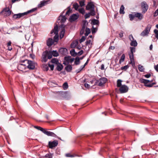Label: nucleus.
<instances>
[{
	"mask_svg": "<svg viewBox=\"0 0 158 158\" xmlns=\"http://www.w3.org/2000/svg\"><path fill=\"white\" fill-rule=\"evenodd\" d=\"M122 81L121 80L119 79L117 80V87L120 88L121 86L122 85L121 83Z\"/></svg>",
	"mask_w": 158,
	"mask_h": 158,
	"instance_id": "33",
	"label": "nucleus"
},
{
	"mask_svg": "<svg viewBox=\"0 0 158 158\" xmlns=\"http://www.w3.org/2000/svg\"><path fill=\"white\" fill-rule=\"evenodd\" d=\"M11 41H9L7 43V46H11Z\"/></svg>",
	"mask_w": 158,
	"mask_h": 158,
	"instance_id": "63",
	"label": "nucleus"
},
{
	"mask_svg": "<svg viewBox=\"0 0 158 158\" xmlns=\"http://www.w3.org/2000/svg\"><path fill=\"white\" fill-rule=\"evenodd\" d=\"M21 62L22 63L26 62L27 63V67L28 68L30 69H34L35 66L37 65V64L35 63L27 60H22Z\"/></svg>",
	"mask_w": 158,
	"mask_h": 158,
	"instance_id": "2",
	"label": "nucleus"
},
{
	"mask_svg": "<svg viewBox=\"0 0 158 158\" xmlns=\"http://www.w3.org/2000/svg\"><path fill=\"white\" fill-rule=\"evenodd\" d=\"M53 154L49 153L45 155V158H52Z\"/></svg>",
	"mask_w": 158,
	"mask_h": 158,
	"instance_id": "34",
	"label": "nucleus"
},
{
	"mask_svg": "<svg viewBox=\"0 0 158 158\" xmlns=\"http://www.w3.org/2000/svg\"><path fill=\"white\" fill-rule=\"evenodd\" d=\"M65 30L64 29H63L60 32V37L61 38H62L64 36V34L65 33Z\"/></svg>",
	"mask_w": 158,
	"mask_h": 158,
	"instance_id": "40",
	"label": "nucleus"
},
{
	"mask_svg": "<svg viewBox=\"0 0 158 158\" xmlns=\"http://www.w3.org/2000/svg\"><path fill=\"white\" fill-rule=\"evenodd\" d=\"M86 39V38L85 36H82L81 39L79 41L80 43H82V42L84 41Z\"/></svg>",
	"mask_w": 158,
	"mask_h": 158,
	"instance_id": "52",
	"label": "nucleus"
},
{
	"mask_svg": "<svg viewBox=\"0 0 158 158\" xmlns=\"http://www.w3.org/2000/svg\"><path fill=\"white\" fill-rule=\"evenodd\" d=\"M85 30V35L86 36H87L88 35L90 32V30L88 28L86 27Z\"/></svg>",
	"mask_w": 158,
	"mask_h": 158,
	"instance_id": "32",
	"label": "nucleus"
},
{
	"mask_svg": "<svg viewBox=\"0 0 158 158\" xmlns=\"http://www.w3.org/2000/svg\"><path fill=\"white\" fill-rule=\"evenodd\" d=\"M86 10H89L90 11L93 15H95V6L92 2H88L87 6H86Z\"/></svg>",
	"mask_w": 158,
	"mask_h": 158,
	"instance_id": "4",
	"label": "nucleus"
},
{
	"mask_svg": "<svg viewBox=\"0 0 158 158\" xmlns=\"http://www.w3.org/2000/svg\"><path fill=\"white\" fill-rule=\"evenodd\" d=\"M78 10L79 13L83 15L85 13V10L83 8L79 9Z\"/></svg>",
	"mask_w": 158,
	"mask_h": 158,
	"instance_id": "41",
	"label": "nucleus"
},
{
	"mask_svg": "<svg viewBox=\"0 0 158 158\" xmlns=\"http://www.w3.org/2000/svg\"><path fill=\"white\" fill-rule=\"evenodd\" d=\"M151 27V25H148L145 29L141 33L140 35L142 36H147L150 31Z\"/></svg>",
	"mask_w": 158,
	"mask_h": 158,
	"instance_id": "8",
	"label": "nucleus"
},
{
	"mask_svg": "<svg viewBox=\"0 0 158 158\" xmlns=\"http://www.w3.org/2000/svg\"><path fill=\"white\" fill-rule=\"evenodd\" d=\"M86 44L87 45L90 44L91 43V40H87L86 42Z\"/></svg>",
	"mask_w": 158,
	"mask_h": 158,
	"instance_id": "54",
	"label": "nucleus"
},
{
	"mask_svg": "<svg viewBox=\"0 0 158 158\" xmlns=\"http://www.w3.org/2000/svg\"><path fill=\"white\" fill-rule=\"evenodd\" d=\"M27 65L20 64L18 66V69L19 70L23 71L27 68Z\"/></svg>",
	"mask_w": 158,
	"mask_h": 158,
	"instance_id": "18",
	"label": "nucleus"
},
{
	"mask_svg": "<svg viewBox=\"0 0 158 158\" xmlns=\"http://www.w3.org/2000/svg\"><path fill=\"white\" fill-rule=\"evenodd\" d=\"M129 18L130 19V20L131 21L133 20L135 17V15H132V14H130L129 15Z\"/></svg>",
	"mask_w": 158,
	"mask_h": 158,
	"instance_id": "46",
	"label": "nucleus"
},
{
	"mask_svg": "<svg viewBox=\"0 0 158 158\" xmlns=\"http://www.w3.org/2000/svg\"><path fill=\"white\" fill-rule=\"evenodd\" d=\"M154 32L155 34V36L157 39H158V30L155 29Z\"/></svg>",
	"mask_w": 158,
	"mask_h": 158,
	"instance_id": "44",
	"label": "nucleus"
},
{
	"mask_svg": "<svg viewBox=\"0 0 158 158\" xmlns=\"http://www.w3.org/2000/svg\"><path fill=\"white\" fill-rule=\"evenodd\" d=\"M92 23L94 25H98L99 24V22L98 20L94 19L92 21Z\"/></svg>",
	"mask_w": 158,
	"mask_h": 158,
	"instance_id": "39",
	"label": "nucleus"
},
{
	"mask_svg": "<svg viewBox=\"0 0 158 158\" xmlns=\"http://www.w3.org/2000/svg\"><path fill=\"white\" fill-rule=\"evenodd\" d=\"M74 60L73 58H72L71 56H68L65 57L63 64L64 65H67L70 63L72 62Z\"/></svg>",
	"mask_w": 158,
	"mask_h": 158,
	"instance_id": "9",
	"label": "nucleus"
},
{
	"mask_svg": "<svg viewBox=\"0 0 158 158\" xmlns=\"http://www.w3.org/2000/svg\"><path fill=\"white\" fill-rule=\"evenodd\" d=\"M94 15H93V14H92L91 13V12L90 11L89 13H87L85 15V19H86L87 18H89L90 16V15L94 16Z\"/></svg>",
	"mask_w": 158,
	"mask_h": 158,
	"instance_id": "37",
	"label": "nucleus"
},
{
	"mask_svg": "<svg viewBox=\"0 0 158 158\" xmlns=\"http://www.w3.org/2000/svg\"><path fill=\"white\" fill-rule=\"evenodd\" d=\"M85 67V66L84 65L83 66H81L80 68L78 70L76 71L77 73H79L81 71L82 69Z\"/></svg>",
	"mask_w": 158,
	"mask_h": 158,
	"instance_id": "51",
	"label": "nucleus"
},
{
	"mask_svg": "<svg viewBox=\"0 0 158 158\" xmlns=\"http://www.w3.org/2000/svg\"><path fill=\"white\" fill-rule=\"evenodd\" d=\"M79 16L78 14H73L70 16V17L69 18V21L71 22L74 21L78 19Z\"/></svg>",
	"mask_w": 158,
	"mask_h": 158,
	"instance_id": "15",
	"label": "nucleus"
},
{
	"mask_svg": "<svg viewBox=\"0 0 158 158\" xmlns=\"http://www.w3.org/2000/svg\"><path fill=\"white\" fill-rule=\"evenodd\" d=\"M138 68L139 70L141 72H143L144 70L143 67L140 65H139L138 66Z\"/></svg>",
	"mask_w": 158,
	"mask_h": 158,
	"instance_id": "35",
	"label": "nucleus"
},
{
	"mask_svg": "<svg viewBox=\"0 0 158 158\" xmlns=\"http://www.w3.org/2000/svg\"><path fill=\"white\" fill-rule=\"evenodd\" d=\"M85 24H86L85 23H84L83 24L81 30L80 31V33L81 35H83L85 32Z\"/></svg>",
	"mask_w": 158,
	"mask_h": 158,
	"instance_id": "22",
	"label": "nucleus"
},
{
	"mask_svg": "<svg viewBox=\"0 0 158 158\" xmlns=\"http://www.w3.org/2000/svg\"><path fill=\"white\" fill-rule=\"evenodd\" d=\"M96 32V28L94 27H93V29H92V33H95Z\"/></svg>",
	"mask_w": 158,
	"mask_h": 158,
	"instance_id": "60",
	"label": "nucleus"
},
{
	"mask_svg": "<svg viewBox=\"0 0 158 158\" xmlns=\"http://www.w3.org/2000/svg\"><path fill=\"white\" fill-rule=\"evenodd\" d=\"M68 87L67 83L65 82L63 84V87L64 89H66Z\"/></svg>",
	"mask_w": 158,
	"mask_h": 158,
	"instance_id": "48",
	"label": "nucleus"
},
{
	"mask_svg": "<svg viewBox=\"0 0 158 158\" xmlns=\"http://www.w3.org/2000/svg\"><path fill=\"white\" fill-rule=\"evenodd\" d=\"M129 39L131 41L134 40V38L132 35H129Z\"/></svg>",
	"mask_w": 158,
	"mask_h": 158,
	"instance_id": "53",
	"label": "nucleus"
},
{
	"mask_svg": "<svg viewBox=\"0 0 158 158\" xmlns=\"http://www.w3.org/2000/svg\"><path fill=\"white\" fill-rule=\"evenodd\" d=\"M130 49L131 50V53H133H133L135 52V48L133 47H130Z\"/></svg>",
	"mask_w": 158,
	"mask_h": 158,
	"instance_id": "49",
	"label": "nucleus"
},
{
	"mask_svg": "<svg viewBox=\"0 0 158 158\" xmlns=\"http://www.w3.org/2000/svg\"><path fill=\"white\" fill-rule=\"evenodd\" d=\"M85 86L87 88H89V85L87 83H85L84 84Z\"/></svg>",
	"mask_w": 158,
	"mask_h": 158,
	"instance_id": "62",
	"label": "nucleus"
},
{
	"mask_svg": "<svg viewBox=\"0 0 158 158\" xmlns=\"http://www.w3.org/2000/svg\"><path fill=\"white\" fill-rule=\"evenodd\" d=\"M48 66L50 68L51 70L52 71L54 69V65L53 64H48Z\"/></svg>",
	"mask_w": 158,
	"mask_h": 158,
	"instance_id": "55",
	"label": "nucleus"
},
{
	"mask_svg": "<svg viewBox=\"0 0 158 158\" xmlns=\"http://www.w3.org/2000/svg\"><path fill=\"white\" fill-rule=\"evenodd\" d=\"M58 144V141L57 140H55L52 141H49L48 146L50 148H52L57 146Z\"/></svg>",
	"mask_w": 158,
	"mask_h": 158,
	"instance_id": "13",
	"label": "nucleus"
},
{
	"mask_svg": "<svg viewBox=\"0 0 158 158\" xmlns=\"http://www.w3.org/2000/svg\"><path fill=\"white\" fill-rule=\"evenodd\" d=\"M80 62L79 58L78 57H77L74 62L75 64L76 65H78L80 64Z\"/></svg>",
	"mask_w": 158,
	"mask_h": 158,
	"instance_id": "36",
	"label": "nucleus"
},
{
	"mask_svg": "<svg viewBox=\"0 0 158 158\" xmlns=\"http://www.w3.org/2000/svg\"><path fill=\"white\" fill-rule=\"evenodd\" d=\"M48 1H43L40 2V3L38 5V7L41 8L47 5L48 4Z\"/></svg>",
	"mask_w": 158,
	"mask_h": 158,
	"instance_id": "19",
	"label": "nucleus"
},
{
	"mask_svg": "<svg viewBox=\"0 0 158 158\" xmlns=\"http://www.w3.org/2000/svg\"><path fill=\"white\" fill-rule=\"evenodd\" d=\"M7 47H8V50L11 51L12 50V47L11 46H7Z\"/></svg>",
	"mask_w": 158,
	"mask_h": 158,
	"instance_id": "64",
	"label": "nucleus"
},
{
	"mask_svg": "<svg viewBox=\"0 0 158 158\" xmlns=\"http://www.w3.org/2000/svg\"><path fill=\"white\" fill-rule=\"evenodd\" d=\"M124 7L123 5H122L120 9L119 13L120 14H124L125 12L124 11Z\"/></svg>",
	"mask_w": 158,
	"mask_h": 158,
	"instance_id": "28",
	"label": "nucleus"
},
{
	"mask_svg": "<svg viewBox=\"0 0 158 158\" xmlns=\"http://www.w3.org/2000/svg\"><path fill=\"white\" fill-rule=\"evenodd\" d=\"M129 67V66L128 65H126L124 66L123 67H121V69L122 70H124L126 71L127 70Z\"/></svg>",
	"mask_w": 158,
	"mask_h": 158,
	"instance_id": "43",
	"label": "nucleus"
},
{
	"mask_svg": "<svg viewBox=\"0 0 158 158\" xmlns=\"http://www.w3.org/2000/svg\"><path fill=\"white\" fill-rule=\"evenodd\" d=\"M154 68L156 71L158 72V64L154 66Z\"/></svg>",
	"mask_w": 158,
	"mask_h": 158,
	"instance_id": "61",
	"label": "nucleus"
},
{
	"mask_svg": "<svg viewBox=\"0 0 158 158\" xmlns=\"http://www.w3.org/2000/svg\"><path fill=\"white\" fill-rule=\"evenodd\" d=\"M151 76V74L149 73L144 75L145 77L146 78H148L150 77Z\"/></svg>",
	"mask_w": 158,
	"mask_h": 158,
	"instance_id": "59",
	"label": "nucleus"
},
{
	"mask_svg": "<svg viewBox=\"0 0 158 158\" xmlns=\"http://www.w3.org/2000/svg\"><path fill=\"white\" fill-rule=\"evenodd\" d=\"M135 16L138 18L139 20H142L143 18V15L141 13L137 12L135 14Z\"/></svg>",
	"mask_w": 158,
	"mask_h": 158,
	"instance_id": "21",
	"label": "nucleus"
},
{
	"mask_svg": "<svg viewBox=\"0 0 158 158\" xmlns=\"http://www.w3.org/2000/svg\"><path fill=\"white\" fill-rule=\"evenodd\" d=\"M128 90V87L126 85H122L119 88V91L121 93H124L127 92Z\"/></svg>",
	"mask_w": 158,
	"mask_h": 158,
	"instance_id": "14",
	"label": "nucleus"
},
{
	"mask_svg": "<svg viewBox=\"0 0 158 158\" xmlns=\"http://www.w3.org/2000/svg\"><path fill=\"white\" fill-rule=\"evenodd\" d=\"M141 8L142 10V13H145L147 11L148 9V6L146 2H143L141 3Z\"/></svg>",
	"mask_w": 158,
	"mask_h": 158,
	"instance_id": "10",
	"label": "nucleus"
},
{
	"mask_svg": "<svg viewBox=\"0 0 158 158\" xmlns=\"http://www.w3.org/2000/svg\"><path fill=\"white\" fill-rule=\"evenodd\" d=\"M63 68V66L62 64H57L56 67V69L58 71H60Z\"/></svg>",
	"mask_w": 158,
	"mask_h": 158,
	"instance_id": "27",
	"label": "nucleus"
},
{
	"mask_svg": "<svg viewBox=\"0 0 158 158\" xmlns=\"http://www.w3.org/2000/svg\"><path fill=\"white\" fill-rule=\"evenodd\" d=\"M70 53L72 56H75L77 55V53L75 52V50L72 49L70 51Z\"/></svg>",
	"mask_w": 158,
	"mask_h": 158,
	"instance_id": "30",
	"label": "nucleus"
},
{
	"mask_svg": "<svg viewBox=\"0 0 158 158\" xmlns=\"http://www.w3.org/2000/svg\"><path fill=\"white\" fill-rule=\"evenodd\" d=\"M37 9L36 8H35L24 13H19L17 14H14L12 17L13 19L15 20L19 19L23 16L27 15L29 13L34 12Z\"/></svg>",
	"mask_w": 158,
	"mask_h": 158,
	"instance_id": "1",
	"label": "nucleus"
},
{
	"mask_svg": "<svg viewBox=\"0 0 158 158\" xmlns=\"http://www.w3.org/2000/svg\"><path fill=\"white\" fill-rule=\"evenodd\" d=\"M77 44L76 42H73L71 44V47L72 48H74L77 46Z\"/></svg>",
	"mask_w": 158,
	"mask_h": 158,
	"instance_id": "50",
	"label": "nucleus"
},
{
	"mask_svg": "<svg viewBox=\"0 0 158 158\" xmlns=\"http://www.w3.org/2000/svg\"><path fill=\"white\" fill-rule=\"evenodd\" d=\"M79 6L78 4L76 2L74 3L73 5V8H74L76 10H78Z\"/></svg>",
	"mask_w": 158,
	"mask_h": 158,
	"instance_id": "29",
	"label": "nucleus"
},
{
	"mask_svg": "<svg viewBox=\"0 0 158 158\" xmlns=\"http://www.w3.org/2000/svg\"><path fill=\"white\" fill-rule=\"evenodd\" d=\"M54 43V41L52 38H49L47 41V45L48 46L50 47Z\"/></svg>",
	"mask_w": 158,
	"mask_h": 158,
	"instance_id": "20",
	"label": "nucleus"
},
{
	"mask_svg": "<svg viewBox=\"0 0 158 158\" xmlns=\"http://www.w3.org/2000/svg\"><path fill=\"white\" fill-rule=\"evenodd\" d=\"M125 58V55L124 54H123L122 55V56L120 58V59L119 61V64H121V63L123 62Z\"/></svg>",
	"mask_w": 158,
	"mask_h": 158,
	"instance_id": "31",
	"label": "nucleus"
},
{
	"mask_svg": "<svg viewBox=\"0 0 158 158\" xmlns=\"http://www.w3.org/2000/svg\"><path fill=\"white\" fill-rule=\"evenodd\" d=\"M52 57L51 52L45 51L43 53L42 56V61L45 62H47L48 59H51Z\"/></svg>",
	"mask_w": 158,
	"mask_h": 158,
	"instance_id": "3",
	"label": "nucleus"
},
{
	"mask_svg": "<svg viewBox=\"0 0 158 158\" xmlns=\"http://www.w3.org/2000/svg\"><path fill=\"white\" fill-rule=\"evenodd\" d=\"M71 10L70 9V8H69V9L66 12V13H65V15H69V14H70V13H71Z\"/></svg>",
	"mask_w": 158,
	"mask_h": 158,
	"instance_id": "56",
	"label": "nucleus"
},
{
	"mask_svg": "<svg viewBox=\"0 0 158 158\" xmlns=\"http://www.w3.org/2000/svg\"><path fill=\"white\" fill-rule=\"evenodd\" d=\"M66 20V18L65 16H63L60 15L58 17V20H60V22L61 23H64Z\"/></svg>",
	"mask_w": 158,
	"mask_h": 158,
	"instance_id": "17",
	"label": "nucleus"
},
{
	"mask_svg": "<svg viewBox=\"0 0 158 158\" xmlns=\"http://www.w3.org/2000/svg\"><path fill=\"white\" fill-rule=\"evenodd\" d=\"M129 58L131 63H133L134 62V54L133 53H129Z\"/></svg>",
	"mask_w": 158,
	"mask_h": 158,
	"instance_id": "23",
	"label": "nucleus"
},
{
	"mask_svg": "<svg viewBox=\"0 0 158 158\" xmlns=\"http://www.w3.org/2000/svg\"><path fill=\"white\" fill-rule=\"evenodd\" d=\"M123 31H121L120 33L119 34V36L120 38H122L123 36Z\"/></svg>",
	"mask_w": 158,
	"mask_h": 158,
	"instance_id": "57",
	"label": "nucleus"
},
{
	"mask_svg": "<svg viewBox=\"0 0 158 158\" xmlns=\"http://www.w3.org/2000/svg\"><path fill=\"white\" fill-rule=\"evenodd\" d=\"M51 61L52 63H54L56 64H59L58 60L56 58L53 59H52Z\"/></svg>",
	"mask_w": 158,
	"mask_h": 158,
	"instance_id": "38",
	"label": "nucleus"
},
{
	"mask_svg": "<svg viewBox=\"0 0 158 158\" xmlns=\"http://www.w3.org/2000/svg\"><path fill=\"white\" fill-rule=\"evenodd\" d=\"M51 52V54L52 55V56L53 55L54 56H57L59 55V54L58 52L56 51H49Z\"/></svg>",
	"mask_w": 158,
	"mask_h": 158,
	"instance_id": "25",
	"label": "nucleus"
},
{
	"mask_svg": "<svg viewBox=\"0 0 158 158\" xmlns=\"http://www.w3.org/2000/svg\"><path fill=\"white\" fill-rule=\"evenodd\" d=\"M59 52L62 55H65L68 53V50L65 48H61L59 49Z\"/></svg>",
	"mask_w": 158,
	"mask_h": 158,
	"instance_id": "16",
	"label": "nucleus"
},
{
	"mask_svg": "<svg viewBox=\"0 0 158 158\" xmlns=\"http://www.w3.org/2000/svg\"><path fill=\"white\" fill-rule=\"evenodd\" d=\"M85 1L84 0H82L81 1H80L79 2V4L82 7L85 6Z\"/></svg>",
	"mask_w": 158,
	"mask_h": 158,
	"instance_id": "42",
	"label": "nucleus"
},
{
	"mask_svg": "<svg viewBox=\"0 0 158 158\" xmlns=\"http://www.w3.org/2000/svg\"><path fill=\"white\" fill-rule=\"evenodd\" d=\"M34 127L38 130H40V131H41L42 132L43 131L44 129V128L41 127H39V126H35Z\"/></svg>",
	"mask_w": 158,
	"mask_h": 158,
	"instance_id": "45",
	"label": "nucleus"
},
{
	"mask_svg": "<svg viewBox=\"0 0 158 158\" xmlns=\"http://www.w3.org/2000/svg\"><path fill=\"white\" fill-rule=\"evenodd\" d=\"M83 53V51L82 50H81L79 52H78V53H77V54L78 56H80Z\"/></svg>",
	"mask_w": 158,
	"mask_h": 158,
	"instance_id": "58",
	"label": "nucleus"
},
{
	"mask_svg": "<svg viewBox=\"0 0 158 158\" xmlns=\"http://www.w3.org/2000/svg\"><path fill=\"white\" fill-rule=\"evenodd\" d=\"M107 81V79L105 77L100 78L99 79L96 80L95 85H97L100 86H102L104 85L105 84Z\"/></svg>",
	"mask_w": 158,
	"mask_h": 158,
	"instance_id": "6",
	"label": "nucleus"
},
{
	"mask_svg": "<svg viewBox=\"0 0 158 158\" xmlns=\"http://www.w3.org/2000/svg\"><path fill=\"white\" fill-rule=\"evenodd\" d=\"M58 26L56 25L54 27L53 29L51 32L50 34H52L54 33L55 35L54 37V40L55 42H57L58 40L59 35L58 34Z\"/></svg>",
	"mask_w": 158,
	"mask_h": 158,
	"instance_id": "5",
	"label": "nucleus"
},
{
	"mask_svg": "<svg viewBox=\"0 0 158 158\" xmlns=\"http://www.w3.org/2000/svg\"><path fill=\"white\" fill-rule=\"evenodd\" d=\"M139 81L141 83H144L145 86L149 87H152L153 85L156 84V82H153L151 84H148L149 82H152V80L150 81L148 80L143 79H140Z\"/></svg>",
	"mask_w": 158,
	"mask_h": 158,
	"instance_id": "7",
	"label": "nucleus"
},
{
	"mask_svg": "<svg viewBox=\"0 0 158 158\" xmlns=\"http://www.w3.org/2000/svg\"><path fill=\"white\" fill-rule=\"evenodd\" d=\"M42 132L45 134L47 135L48 136H52L55 137L56 136V135L53 132L49 131L48 129H44Z\"/></svg>",
	"mask_w": 158,
	"mask_h": 158,
	"instance_id": "12",
	"label": "nucleus"
},
{
	"mask_svg": "<svg viewBox=\"0 0 158 158\" xmlns=\"http://www.w3.org/2000/svg\"><path fill=\"white\" fill-rule=\"evenodd\" d=\"M65 69L67 72H70L72 69V67L71 65L69 64L65 67Z\"/></svg>",
	"mask_w": 158,
	"mask_h": 158,
	"instance_id": "24",
	"label": "nucleus"
},
{
	"mask_svg": "<svg viewBox=\"0 0 158 158\" xmlns=\"http://www.w3.org/2000/svg\"><path fill=\"white\" fill-rule=\"evenodd\" d=\"M48 69V66L45 64L43 66V70L44 71H47Z\"/></svg>",
	"mask_w": 158,
	"mask_h": 158,
	"instance_id": "47",
	"label": "nucleus"
},
{
	"mask_svg": "<svg viewBox=\"0 0 158 158\" xmlns=\"http://www.w3.org/2000/svg\"><path fill=\"white\" fill-rule=\"evenodd\" d=\"M3 13L5 16H8L11 14V11L10 10L9 7H6L0 12V13Z\"/></svg>",
	"mask_w": 158,
	"mask_h": 158,
	"instance_id": "11",
	"label": "nucleus"
},
{
	"mask_svg": "<svg viewBox=\"0 0 158 158\" xmlns=\"http://www.w3.org/2000/svg\"><path fill=\"white\" fill-rule=\"evenodd\" d=\"M130 45L131 46L136 47L137 45V43L136 40H134L132 41H131V43H130Z\"/></svg>",
	"mask_w": 158,
	"mask_h": 158,
	"instance_id": "26",
	"label": "nucleus"
}]
</instances>
